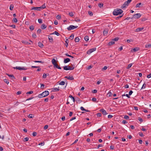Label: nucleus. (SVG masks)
<instances>
[{
    "label": "nucleus",
    "mask_w": 151,
    "mask_h": 151,
    "mask_svg": "<svg viewBox=\"0 0 151 151\" xmlns=\"http://www.w3.org/2000/svg\"><path fill=\"white\" fill-rule=\"evenodd\" d=\"M108 30H104L103 32V34L104 35H106L108 33Z\"/></svg>",
    "instance_id": "19"
},
{
    "label": "nucleus",
    "mask_w": 151,
    "mask_h": 151,
    "mask_svg": "<svg viewBox=\"0 0 151 151\" xmlns=\"http://www.w3.org/2000/svg\"><path fill=\"white\" fill-rule=\"evenodd\" d=\"M119 39V38L118 37H116L114 39H113L112 40H114V42L115 41H117Z\"/></svg>",
    "instance_id": "37"
},
{
    "label": "nucleus",
    "mask_w": 151,
    "mask_h": 151,
    "mask_svg": "<svg viewBox=\"0 0 151 151\" xmlns=\"http://www.w3.org/2000/svg\"><path fill=\"white\" fill-rule=\"evenodd\" d=\"M84 40L86 41H88V40H89V37H88V36H85V37H84Z\"/></svg>",
    "instance_id": "32"
},
{
    "label": "nucleus",
    "mask_w": 151,
    "mask_h": 151,
    "mask_svg": "<svg viewBox=\"0 0 151 151\" xmlns=\"http://www.w3.org/2000/svg\"><path fill=\"white\" fill-rule=\"evenodd\" d=\"M97 116L98 117H100L101 116V114L100 113H98L97 114Z\"/></svg>",
    "instance_id": "57"
},
{
    "label": "nucleus",
    "mask_w": 151,
    "mask_h": 151,
    "mask_svg": "<svg viewBox=\"0 0 151 151\" xmlns=\"http://www.w3.org/2000/svg\"><path fill=\"white\" fill-rule=\"evenodd\" d=\"M41 32V30L40 29H39L37 30V33H40Z\"/></svg>",
    "instance_id": "59"
},
{
    "label": "nucleus",
    "mask_w": 151,
    "mask_h": 151,
    "mask_svg": "<svg viewBox=\"0 0 151 151\" xmlns=\"http://www.w3.org/2000/svg\"><path fill=\"white\" fill-rule=\"evenodd\" d=\"M79 41V39L78 37H76L75 38V41L76 42H78Z\"/></svg>",
    "instance_id": "38"
},
{
    "label": "nucleus",
    "mask_w": 151,
    "mask_h": 151,
    "mask_svg": "<svg viewBox=\"0 0 151 151\" xmlns=\"http://www.w3.org/2000/svg\"><path fill=\"white\" fill-rule=\"evenodd\" d=\"M98 6L99 7L101 8L103 7V4L101 3L99 4H98Z\"/></svg>",
    "instance_id": "34"
},
{
    "label": "nucleus",
    "mask_w": 151,
    "mask_h": 151,
    "mask_svg": "<svg viewBox=\"0 0 151 151\" xmlns=\"http://www.w3.org/2000/svg\"><path fill=\"white\" fill-rule=\"evenodd\" d=\"M92 100L93 102H96L97 100L96 98L94 97L92 98Z\"/></svg>",
    "instance_id": "46"
},
{
    "label": "nucleus",
    "mask_w": 151,
    "mask_h": 151,
    "mask_svg": "<svg viewBox=\"0 0 151 151\" xmlns=\"http://www.w3.org/2000/svg\"><path fill=\"white\" fill-rule=\"evenodd\" d=\"M107 68L106 66H104V68H102L101 69L102 71L106 70Z\"/></svg>",
    "instance_id": "39"
},
{
    "label": "nucleus",
    "mask_w": 151,
    "mask_h": 151,
    "mask_svg": "<svg viewBox=\"0 0 151 151\" xmlns=\"http://www.w3.org/2000/svg\"><path fill=\"white\" fill-rule=\"evenodd\" d=\"M38 22L39 23H42V19H38Z\"/></svg>",
    "instance_id": "53"
},
{
    "label": "nucleus",
    "mask_w": 151,
    "mask_h": 151,
    "mask_svg": "<svg viewBox=\"0 0 151 151\" xmlns=\"http://www.w3.org/2000/svg\"><path fill=\"white\" fill-rule=\"evenodd\" d=\"M139 135L141 137H143L144 135L143 134V133L142 132H139Z\"/></svg>",
    "instance_id": "52"
},
{
    "label": "nucleus",
    "mask_w": 151,
    "mask_h": 151,
    "mask_svg": "<svg viewBox=\"0 0 151 151\" xmlns=\"http://www.w3.org/2000/svg\"><path fill=\"white\" fill-rule=\"evenodd\" d=\"M65 55L69 57H70V58H73V56H72L71 55H68V53H66L65 54Z\"/></svg>",
    "instance_id": "48"
},
{
    "label": "nucleus",
    "mask_w": 151,
    "mask_h": 151,
    "mask_svg": "<svg viewBox=\"0 0 151 151\" xmlns=\"http://www.w3.org/2000/svg\"><path fill=\"white\" fill-rule=\"evenodd\" d=\"M141 15L140 13H137L134 14L133 17V18L134 19H137L141 17Z\"/></svg>",
    "instance_id": "5"
},
{
    "label": "nucleus",
    "mask_w": 151,
    "mask_h": 151,
    "mask_svg": "<svg viewBox=\"0 0 151 151\" xmlns=\"http://www.w3.org/2000/svg\"><path fill=\"white\" fill-rule=\"evenodd\" d=\"M74 37V35L73 34H72L70 37L69 39L71 40H72L73 39Z\"/></svg>",
    "instance_id": "40"
},
{
    "label": "nucleus",
    "mask_w": 151,
    "mask_h": 151,
    "mask_svg": "<svg viewBox=\"0 0 151 151\" xmlns=\"http://www.w3.org/2000/svg\"><path fill=\"white\" fill-rule=\"evenodd\" d=\"M75 68V65H73V67H72L70 66H65L63 67V69L65 70H73Z\"/></svg>",
    "instance_id": "2"
},
{
    "label": "nucleus",
    "mask_w": 151,
    "mask_h": 151,
    "mask_svg": "<svg viewBox=\"0 0 151 151\" xmlns=\"http://www.w3.org/2000/svg\"><path fill=\"white\" fill-rule=\"evenodd\" d=\"M46 27L47 26L45 24H42L40 27L42 29H45Z\"/></svg>",
    "instance_id": "16"
},
{
    "label": "nucleus",
    "mask_w": 151,
    "mask_h": 151,
    "mask_svg": "<svg viewBox=\"0 0 151 151\" xmlns=\"http://www.w3.org/2000/svg\"><path fill=\"white\" fill-rule=\"evenodd\" d=\"M143 29H144V28L143 27H139V28H137L136 29L135 31L136 32H140V31H141Z\"/></svg>",
    "instance_id": "10"
},
{
    "label": "nucleus",
    "mask_w": 151,
    "mask_h": 151,
    "mask_svg": "<svg viewBox=\"0 0 151 151\" xmlns=\"http://www.w3.org/2000/svg\"><path fill=\"white\" fill-rule=\"evenodd\" d=\"M37 97L40 98H41L42 97H44V96H43V95L42 94V93L41 94H39L38 95Z\"/></svg>",
    "instance_id": "25"
},
{
    "label": "nucleus",
    "mask_w": 151,
    "mask_h": 151,
    "mask_svg": "<svg viewBox=\"0 0 151 151\" xmlns=\"http://www.w3.org/2000/svg\"><path fill=\"white\" fill-rule=\"evenodd\" d=\"M151 47V44L148 43L146 45V47Z\"/></svg>",
    "instance_id": "42"
},
{
    "label": "nucleus",
    "mask_w": 151,
    "mask_h": 151,
    "mask_svg": "<svg viewBox=\"0 0 151 151\" xmlns=\"http://www.w3.org/2000/svg\"><path fill=\"white\" fill-rule=\"evenodd\" d=\"M38 46L39 47H41L43 46V45L42 43L40 42H39L38 43Z\"/></svg>",
    "instance_id": "26"
},
{
    "label": "nucleus",
    "mask_w": 151,
    "mask_h": 151,
    "mask_svg": "<svg viewBox=\"0 0 151 151\" xmlns=\"http://www.w3.org/2000/svg\"><path fill=\"white\" fill-rule=\"evenodd\" d=\"M53 65L54 66V67H55L56 68H58V69H61V68L59 66L58 64H57L56 63H55L53 64Z\"/></svg>",
    "instance_id": "15"
},
{
    "label": "nucleus",
    "mask_w": 151,
    "mask_h": 151,
    "mask_svg": "<svg viewBox=\"0 0 151 151\" xmlns=\"http://www.w3.org/2000/svg\"><path fill=\"white\" fill-rule=\"evenodd\" d=\"M122 123L123 124H125L127 123V122L126 121L124 120L122 121Z\"/></svg>",
    "instance_id": "63"
},
{
    "label": "nucleus",
    "mask_w": 151,
    "mask_h": 151,
    "mask_svg": "<svg viewBox=\"0 0 151 151\" xmlns=\"http://www.w3.org/2000/svg\"><path fill=\"white\" fill-rule=\"evenodd\" d=\"M115 43L114 42V40H112L110 42H109L108 43V45L109 46H111L112 45L114 44Z\"/></svg>",
    "instance_id": "17"
},
{
    "label": "nucleus",
    "mask_w": 151,
    "mask_h": 151,
    "mask_svg": "<svg viewBox=\"0 0 151 151\" xmlns=\"http://www.w3.org/2000/svg\"><path fill=\"white\" fill-rule=\"evenodd\" d=\"M65 78H67L68 80H72L74 79V78L72 76H66V77H65Z\"/></svg>",
    "instance_id": "12"
},
{
    "label": "nucleus",
    "mask_w": 151,
    "mask_h": 151,
    "mask_svg": "<svg viewBox=\"0 0 151 151\" xmlns=\"http://www.w3.org/2000/svg\"><path fill=\"white\" fill-rule=\"evenodd\" d=\"M52 62L53 65L54 64L56 63V60L54 59H53L52 60Z\"/></svg>",
    "instance_id": "30"
},
{
    "label": "nucleus",
    "mask_w": 151,
    "mask_h": 151,
    "mask_svg": "<svg viewBox=\"0 0 151 151\" xmlns=\"http://www.w3.org/2000/svg\"><path fill=\"white\" fill-rule=\"evenodd\" d=\"M49 92L47 91H45L42 93L43 96H44V97L47 96L49 94Z\"/></svg>",
    "instance_id": "7"
},
{
    "label": "nucleus",
    "mask_w": 151,
    "mask_h": 151,
    "mask_svg": "<svg viewBox=\"0 0 151 151\" xmlns=\"http://www.w3.org/2000/svg\"><path fill=\"white\" fill-rule=\"evenodd\" d=\"M59 84L60 85H64L65 84V82L64 81H62L59 83Z\"/></svg>",
    "instance_id": "33"
},
{
    "label": "nucleus",
    "mask_w": 151,
    "mask_h": 151,
    "mask_svg": "<svg viewBox=\"0 0 151 151\" xmlns=\"http://www.w3.org/2000/svg\"><path fill=\"white\" fill-rule=\"evenodd\" d=\"M7 75L9 77H11V79L13 80V79H14V76L13 75H9V74H7Z\"/></svg>",
    "instance_id": "21"
},
{
    "label": "nucleus",
    "mask_w": 151,
    "mask_h": 151,
    "mask_svg": "<svg viewBox=\"0 0 151 151\" xmlns=\"http://www.w3.org/2000/svg\"><path fill=\"white\" fill-rule=\"evenodd\" d=\"M29 28L31 30H33L34 29V27L33 25H31L30 26Z\"/></svg>",
    "instance_id": "43"
},
{
    "label": "nucleus",
    "mask_w": 151,
    "mask_h": 151,
    "mask_svg": "<svg viewBox=\"0 0 151 151\" xmlns=\"http://www.w3.org/2000/svg\"><path fill=\"white\" fill-rule=\"evenodd\" d=\"M53 90H52V91H59V89L58 88H53Z\"/></svg>",
    "instance_id": "28"
},
{
    "label": "nucleus",
    "mask_w": 151,
    "mask_h": 151,
    "mask_svg": "<svg viewBox=\"0 0 151 151\" xmlns=\"http://www.w3.org/2000/svg\"><path fill=\"white\" fill-rule=\"evenodd\" d=\"M32 115L31 114H29L28 116V117L29 118H33V116H32Z\"/></svg>",
    "instance_id": "58"
},
{
    "label": "nucleus",
    "mask_w": 151,
    "mask_h": 151,
    "mask_svg": "<svg viewBox=\"0 0 151 151\" xmlns=\"http://www.w3.org/2000/svg\"><path fill=\"white\" fill-rule=\"evenodd\" d=\"M37 134V132H33L32 133V135L33 136L35 137V136Z\"/></svg>",
    "instance_id": "51"
},
{
    "label": "nucleus",
    "mask_w": 151,
    "mask_h": 151,
    "mask_svg": "<svg viewBox=\"0 0 151 151\" xmlns=\"http://www.w3.org/2000/svg\"><path fill=\"white\" fill-rule=\"evenodd\" d=\"M58 22L57 20H55L54 22V24L56 25H57L58 24Z\"/></svg>",
    "instance_id": "61"
},
{
    "label": "nucleus",
    "mask_w": 151,
    "mask_h": 151,
    "mask_svg": "<svg viewBox=\"0 0 151 151\" xmlns=\"http://www.w3.org/2000/svg\"><path fill=\"white\" fill-rule=\"evenodd\" d=\"M47 75L46 73H44L43 75V78H46Z\"/></svg>",
    "instance_id": "54"
},
{
    "label": "nucleus",
    "mask_w": 151,
    "mask_h": 151,
    "mask_svg": "<svg viewBox=\"0 0 151 151\" xmlns=\"http://www.w3.org/2000/svg\"><path fill=\"white\" fill-rule=\"evenodd\" d=\"M44 145V142H41L38 145H39L43 146V145Z\"/></svg>",
    "instance_id": "56"
},
{
    "label": "nucleus",
    "mask_w": 151,
    "mask_h": 151,
    "mask_svg": "<svg viewBox=\"0 0 151 151\" xmlns=\"http://www.w3.org/2000/svg\"><path fill=\"white\" fill-rule=\"evenodd\" d=\"M80 109L81 110H82V111H85L86 112H89L90 111L88 110H86V109H85L82 106H81V107H80Z\"/></svg>",
    "instance_id": "20"
},
{
    "label": "nucleus",
    "mask_w": 151,
    "mask_h": 151,
    "mask_svg": "<svg viewBox=\"0 0 151 151\" xmlns=\"http://www.w3.org/2000/svg\"><path fill=\"white\" fill-rule=\"evenodd\" d=\"M48 39L49 41L51 42H52L53 41L52 37L50 36H48Z\"/></svg>",
    "instance_id": "18"
},
{
    "label": "nucleus",
    "mask_w": 151,
    "mask_h": 151,
    "mask_svg": "<svg viewBox=\"0 0 151 151\" xmlns=\"http://www.w3.org/2000/svg\"><path fill=\"white\" fill-rule=\"evenodd\" d=\"M70 61V59L69 58H66L64 59V63H67Z\"/></svg>",
    "instance_id": "13"
},
{
    "label": "nucleus",
    "mask_w": 151,
    "mask_h": 151,
    "mask_svg": "<svg viewBox=\"0 0 151 151\" xmlns=\"http://www.w3.org/2000/svg\"><path fill=\"white\" fill-rule=\"evenodd\" d=\"M4 81L7 84H8L9 83V81L8 80L5 79H4Z\"/></svg>",
    "instance_id": "35"
},
{
    "label": "nucleus",
    "mask_w": 151,
    "mask_h": 151,
    "mask_svg": "<svg viewBox=\"0 0 151 151\" xmlns=\"http://www.w3.org/2000/svg\"><path fill=\"white\" fill-rule=\"evenodd\" d=\"M146 85V84L145 83H144L141 89L145 88Z\"/></svg>",
    "instance_id": "50"
},
{
    "label": "nucleus",
    "mask_w": 151,
    "mask_h": 151,
    "mask_svg": "<svg viewBox=\"0 0 151 151\" xmlns=\"http://www.w3.org/2000/svg\"><path fill=\"white\" fill-rule=\"evenodd\" d=\"M31 10H35L40 11V7H33L31 8Z\"/></svg>",
    "instance_id": "11"
},
{
    "label": "nucleus",
    "mask_w": 151,
    "mask_h": 151,
    "mask_svg": "<svg viewBox=\"0 0 151 151\" xmlns=\"http://www.w3.org/2000/svg\"><path fill=\"white\" fill-rule=\"evenodd\" d=\"M55 34L58 36L60 35L59 33H58V32H57V31H55V32H53V33H52V34Z\"/></svg>",
    "instance_id": "24"
},
{
    "label": "nucleus",
    "mask_w": 151,
    "mask_h": 151,
    "mask_svg": "<svg viewBox=\"0 0 151 151\" xmlns=\"http://www.w3.org/2000/svg\"><path fill=\"white\" fill-rule=\"evenodd\" d=\"M69 15L70 17H73L74 15V14L73 12H71L69 13Z\"/></svg>",
    "instance_id": "36"
},
{
    "label": "nucleus",
    "mask_w": 151,
    "mask_h": 151,
    "mask_svg": "<svg viewBox=\"0 0 151 151\" xmlns=\"http://www.w3.org/2000/svg\"><path fill=\"white\" fill-rule=\"evenodd\" d=\"M123 12L122 10L120 9H116L113 12V14L114 15H118Z\"/></svg>",
    "instance_id": "1"
},
{
    "label": "nucleus",
    "mask_w": 151,
    "mask_h": 151,
    "mask_svg": "<svg viewBox=\"0 0 151 151\" xmlns=\"http://www.w3.org/2000/svg\"><path fill=\"white\" fill-rule=\"evenodd\" d=\"M129 4H128V3H127V1H126L124 3V4L122 6V8H125L126 6H128Z\"/></svg>",
    "instance_id": "9"
},
{
    "label": "nucleus",
    "mask_w": 151,
    "mask_h": 151,
    "mask_svg": "<svg viewBox=\"0 0 151 151\" xmlns=\"http://www.w3.org/2000/svg\"><path fill=\"white\" fill-rule=\"evenodd\" d=\"M13 20L15 23H16L17 22V19L16 18H14Z\"/></svg>",
    "instance_id": "41"
},
{
    "label": "nucleus",
    "mask_w": 151,
    "mask_h": 151,
    "mask_svg": "<svg viewBox=\"0 0 151 151\" xmlns=\"http://www.w3.org/2000/svg\"><path fill=\"white\" fill-rule=\"evenodd\" d=\"M96 50V48L91 49L87 51V53L88 55H89L92 52L95 51Z\"/></svg>",
    "instance_id": "6"
},
{
    "label": "nucleus",
    "mask_w": 151,
    "mask_h": 151,
    "mask_svg": "<svg viewBox=\"0 0 151 151\" xmlns=\"http://www.w3.org/2000/svg\"><path fill=\"white\" fill-rule=\"evenodd\" d=\"M147 77L148 78H150L151 77V73H150V74L148 75L147 76Z\"/></svg>",
    "instance_id": "64"
},
{
    "label": "nucleus",
    "mask_w": 151,
    "mask_h": 151,
    "mask_svg": "<svg viewBox=\"0 0 151 151\" xmlns=\"http://www.w3.org/2000/svg\"><path fill=\"white\" fill-rule=\"evenodd\" d=\"M100 111L102 113V114L104 115H106L107 114L106 111L104 109H101Z\"/></svg>",
    "instance_id": "8"
},
{
    "label": "nucleus",
    "mask_w": 151,
    "mask_h": 151,
    "mask_svg": "<svg viewBox=\"0 0 151 151\" xmlns=\"http://www.w3.org/2000/svg\"><path fill=\"white\" fill-rule=\"evenodd\" d=\"M34 62L35 63H43V62L42 61L36 60V61H34Z\"/></svg>",
    "instance_id": "49"
},
{
    "label": "nucleus",
    "mask_w": 151,
    "mask_h": 151,
    "mask_svg": "<svg viewBox=\"0 0 151 151\" xmlns=\"http://www.w3.org/2000/svg\"><path fill=\"white\" fill-rule=\"evenodd\" d=\"M78 27V26H74L73 25H70L67 28V29L68 30L70 31L71 30L76 29Z\"/></svg>",
    "instance_id": "3"
},
{
    "label": "nucleus",
    "mask_w": 151,
    "mask_h": 151,
    "mask_svg": "<svg viewBox=\"0 0 151 151\" xmlns=\"http://www.w3.org/2000/svg\"><path fill=\"white\" fill-rule=\"evenodd\" d=\"M56 18L58 19H60L61 18V16L59 15H58L56 17Z\"/></svg>",
    "instance_id": "44"
},
{
    "label": "nucleus",
    "mask_w": 151,
    "mask_h": 151,
    "mask_svg": "<svg viewBox=\"0 0 151 151\" xmlns=\"http://www.w3.org/2000/svg\"><path fill=\"white\" fill-rule=\"evenodd\" d=\"M88 14L91 16H92L93 14V12L91 11H88Z\"/></svg>",
    "instance_id": "31"
},
{
    "label": "nucleus",
    "mask_w": 151,
    "mask_h": 151,
    "mask_svg": "<svg viewBox=\"0 0 151 151\" xmlns=\"http://www.w3.org/2000/svg\"><path fill=\"white\" fill-rule=\"evenodd\" d=\"M132 63H130L127 66V69H129L130 68L131 66H132Z\"/></svg>",
    "instance_id": "27"
},
{
    "label": "nucleus",
    "mask_w": 151,
    "mask_h": 151,
    "mask_svg": "<svg viewBox=\"0 0 151 151\" xmlns=\"http://www.w3.org/2000/svg\"><path fill=\"white\" fill-rule=\"evenodd\" d=\"M124 118L125 119H129V117L127 115H125V116H124Z\"/></svg>",
    "instance_id": "60"
},
{
    "label": "nucleus",
    "mask_w": 151,
    "mask_h": 151,
    "mask_svg": "<svg viewBox=\"0 0 151 151\" xmlns=\"http://www.w3.org/2000/svg\"><path fill=\"white\" fill-rule=\"evenodd\" d=\"M46 7L45 4H44L42 5L40 7V9H43L45 8Z\"/></svg>",
    "instance_id": "22"
},
{
    "label": "nucleus",
    "mask_w": 151,
    "mask_h": 151,
    "mask_svg": "<svg viewBox=\"0 0 151 151\" xmlns=\"http://www.w3.org/2000/svg\"><path fill=\"white\" fill-rule=\"evenodd\" d=\"M33 91H29L27 92L26 94H31L33 93Z\"/></svg>",
    "instance_id": "47"
},
{
    "label": "nucleus",
    "mask_w": 151,
    "mask_h": 151,
    "mask_svg": "<svg viewBox=\"0 0 151 151\" xmlns=\"http://www.w3.org/2000/svg\"><path fill=\"white\" fill-rule=\"evenodd\" d=\"M139 48H134L131 50L132 52H135L139 50Z\"/></svg>",
    "instance_id": "14"
},
{
    "label": "nucleus",
    "mask_w": 151,
    "mask_h": 151,
    "mask_svg": "<svg viewBox=\"0 0 151 151\" xmlns=\"http://www.w3.org/2000/svg\"><path fill=\"white\" fill-rule=\"evenodd\" d=\"M142 3H139L138 4H136V7L137 8V7H140L141 6L140 5H141Z\"/></svg>",
    "instance_id": "23"
},
{
    "label": "nucleus",
    "mask_w": 151,
    "mask_h": 151,
    "mask_svg": "<svg viewBox=\"0 0 151 151\" xmlns=\"http://www.w3.org/2000/svg\"><path fill=\"white\" fill-rule=\"evenodd\" d=\"M13 68L18 69L19 70H26L27 68L26 67H16Z\"/></svg>",
    "instance_id": "4"
},
{
    "label": "nucleus",
    "mask_w": 151,
    "mask_h": 151,
    "mask_svg": "<svg viewBox=\"0 0 151 151\" xmlns=\"http://www.w3.org/2000/svg\"><path fill=\"white\" fill-rule=\"evenodd\" d=\"M29 140V138L26 137L24 139V141H27Z\"/></svg>",
    "instance_id": "62"
},
{
    "label": "nucleus",
    "mask_w": 151,
    "mask_h": 151,
    "mask_svg": "<svg viewBox=\"0 0 151 151\" xmlns=\"http://www.w3.org/2000/svg\"><path fill=\"white\" fill-rule=\"evenodd\" d=\"M14 8V5L13 4H11L10 6V9L11 10H12Z\"/></svg>",
    "instance_id": "29"
},
{
    "label": "nucleus",
    "mask_w": 151,
    "mask_h": 151,
    "mask_svg": "<svg viewBox=\"0 0 151 151\" xmlns=\"http://www.w3.org/2000/svg\"><path fill=\"white\" fill-rule=\"evenodd\" d=\"M75 21L77 22H79L81 21V20L78 18L75 19Z\"/></svg>",
    "instance_id": "45"
},
{
    "label": "nucleus",
    "mask_w": 151,
    "mask_h": 151,
    "mask_svg": "<svg viewBox=\"0 0 151 151\" xmlns=\"http://www.w3.org/2000/svg\"><path fill=\"white\" fill-rule=\"evenodd\" d=\"M126 96L128 98H130V96H129V94H126V95H125V94H124V95H122V96Z\"/></svg>",
    "instance_id": "55"
}]
</instances>
